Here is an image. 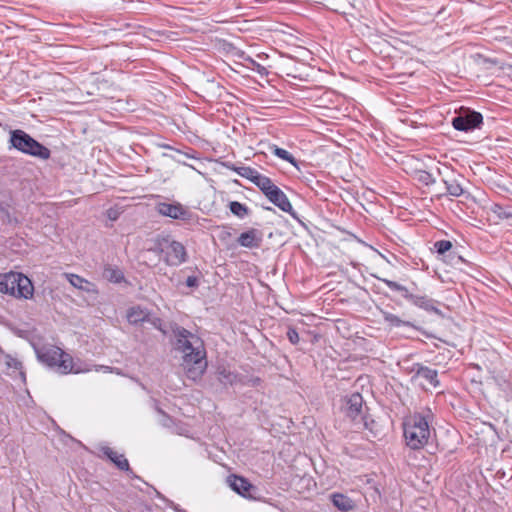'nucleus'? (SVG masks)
Segmentation results:
<instances>
[{
  "label": "nucleus",
  "instance_id": "nucleus-1",
  "mask_svg": "<svg viewBox=\"0 0 512 512\" xmlns=\"http://www.w3.org/2000/svg\"><path fill=\"white\" fill-rule=\"evenodd\" d=\"M176 350L182 354V366L188 378L199 379L207 368L206 350L200 337L185 328L174 331Z\"/></svg>",
  "mask_w": 512,
  "mask_h": 512
},
{
  "label": "nucleus",
  "instance_id": "nucleus-2",
  "mask_svg": "<svg viewBox=\"0 0 512 512\" xmlns=\"http://www.w3.org/2000/svg\"><path fill=\"white\" fill-rule=\"evenodd\" d=\"M35 352L39 361L61 375L81 374L92 370L91 365L81 359L75 360L69 353L57 346L49 345L35 348Z\"/></svg>",
  "mask_w": 512,
  "mask_h": 512
},
{
  "label": "nucleus",
  "instance_id": "nucleus-3",
  "mask_svg": "<svg viewBox=\"0 0 512 512\" xmlns=\"http://www.w3.org/2000/svg\"><path fill=\"white\" fill-rule=\"evenodd\" d=\"M430 417L431 413L427 411L426 414L415 413L404 420V438L411 449H422L428 443L431 436Z\"/></svg>",
  "mask_w": 512,
  "mask_h": 512
},
{
  "label": "nucleus",
  "instance_id": "nucleus-4",
  "mask_svg": "<svg viewBox=\"0 0 512 512\" xmlns=\"http://www.w3.org/2000/svg\"><path fill=\"white\" fill-rule=\"evenodd\" d=\"M0 292L16 298L30 299L34 293L31 280L22 273L0 274Z\"/></svg>",
  "mask_w": 512,
  "mask_h": 512
},
{
  "label": "nucleus",
  "instance_id": "nucleus-5",
  "mask_svg": "<svg viewBox=\"0 0 512 512\" xmlns=\"http://www.w3.org/2000/svg\"><path fill=\"white\" fill-rule=\"evenodd\" d=\"M151 250L158 255H163L162 259L168 266H179L187 260L184 245L169 236L158 237Z\"/></svg>",
  "mask_w": 512,
  "mask_h": 512
},
{
  "label": "nucleus",
  "instance_id": "nucleus-6",
  "mask_svg": "<svg viewBox=\"0 0 512 512\" xmlns=\"http://www.w3.org/2000/svg\"><path fill=\"white\" fill-rule=\"evenodd\" d=\"M11 147L41 159H48L50 157V150L33 139L29 134L23 130H13L10 133Z\"/></svg>",
  "mask_w": 512,
  "mask_h": 512
},
{
  "label": "nucleus",
  "instance_id": "nucleus-7",
  "mask_svg": "<svg viewBox=\"0 0 512 512\" xmlns=\"http://www.w3.org/2000/svg\"><path fill=\"white\" fill-rule=\"evenodd\" d=\"M343 411L358 429L368 428L366 417L363 414V398L359 393H353L344 400Z\"/></svg>",
  "mask_w": 512,
  "mask_h": 512
},
{
  "label": "nucleus",
  "instance_id": "nucleus-8",
  "mask_svg": "<svg viewBox=\"0 0 512 512\" xmlns=\"http://www.w3.org/2000/svg\"><path fill=\"white\" fill-rule=\"evenodd\" d=\"M382 281L386 284L388 288L394 291H399L403 293V296L412 302L415 306L420 307L426 311H432L436 314H440V311L435 306V301L427 298L425 296H417L409 293L407 288L395 281H391L388 279H382Z\"/></svg>",
  "mask_w": 512,
  "mask_h": 512
},
{
  "label": "nucleus",
  "instance_id": "nucleus-9",
  "mask_svg": "<svg viewBox=\"0 0 512 512\" xmlns=\"http://www.w3.org/2000/svg\"><path fill=\"white\" fill-rule=\"evenodd\" d=\"M156 211L165 217L176 220L189 221L191 219V212L188 208L180 203H166L161 202L156 205Z\"/></svg>",
  "mask_w": 512,
  "mask_h": 512
},
{
  "label": "nucleus",
  "instance_id": "nucleus-10",
  "mask_svg": "<svg viewBox=\"0 0 512 512\" xmlns=\"http://www.w3.org/2000/svg\"><path fill=\"white\" fill-rule=\"evenodd\" d=\"M483 117L475 111H467L453 118L452 126L459 131H468L478 127L482 123Z\"/></svg>",
  "mask_w": 512,
  "mask_h": 512
},
{
  "label": "nucleus",
  "instance_id": "nucleus-11",
  "mask_svg": "<svg viewBox=\"0 0 512 512\" xmlns=\"http://www.w3.org/2000/svg\"><path fill=\"white\" fill-rule=\"evenodd\" d=\"M266 197L284 212L290 213L293 209L287 196L277 186H275L271 191H268Z\"/></svg>",
  "mask_w": 512,
  "mask_h": 512
},
{
  "label": "nucleus",
  "instance_id": "nucleus-12",
  "mask_svg": "<svg viewBox=\"0 0 512 512\" xmlns=\"http://www.w3.org/2000/svg\"><path fill=\"white\" fill-rule=\"evenodd\" d=\"M237 242L245 248H258L262 242V234L257 229H250L239 235Z\"/></svg>",
  "mask_w": 512,
  "mask_h": 512
},
{
  "label": "nucleus",
  "instance_id": "nucleus-13",
  "mask_svg": "<svg viewBox=\"0 0 512 512\" xmlns=\"http://www.w3.org/2000/svg\"><path fill=\"white\" fill-rule=\"evenodd\" d=\"M230 488L243 497H250V490L253 488L252 484L241 476L232 475L228 477Z\"/></svg>",
  "mask_w": 512,
  "mask_h": 512
},
{
  "label": "nucleus",
  "instance_id": "nucleus-14",
  "mask_svg": "<svg viewBox=\"0 0 512 512\" xmlns=\"http://www.w3.org/2000/svg\"><path fill=\"white\" fill-rule=\"evenodd\" d=\"M415 372L416 377H421L427 381L433 387H437L439 385L438 374L437 371L431 369L429 367L423 366L421 364H415L411 370Z\"/></svg>",
  "mask_w": 512,
  "mask_h": 512
},
{
  "label": "nucleus",
  "instance_id": "nucleus-15",
  "mask_svg": "<svg viewBox=\"0 0 512 512\" xmlns=\"http://www.w3.org/2000/svg\"><path fill=\"white\" fill-rule=\"evenodd\" d=\"M126 318L130 324L136 325L150 320V312L140 306H133L127 310Z\"/></svg>",
  "mask_w": 512,
  "mask_h": 512
},
{
  "label": "nucleus",
  "instance_id": "nucleus-16",
  "mask_svg": "<svg viewBox=\"0 0 512 512\" xmlns=\"http://www.w3.org/2000/svg\"><path fill=\"white\" fill-rule=\"evenodd\" d=\"M66 278L69 281V283L82 291L88 292V293H96L97 289L96 286L89 282L88 280L82 278L79 275L76 274H66Z\"/></svg>",
  "mask_w": 512,
  "mask_h": 512
},
{
  "label": "nucleus",
  "instance_id": "nucleus-17",
  "mask_svg": "<svg viewBox=\"0 0 512 512\" xmlns=\"http://www.w3.org/2000/svg\"><path fill=\"white\" fill-rule=\"evenodd\" d=\"M102 452L105 456L109 458L111 462H113L120 470L127 471L129 470L128 460L125 458L123 454H119L109 447H104Z\"/></svg>",
  "mask_w": 512,
  "mask_h": 512
},
{
  "label": "nucleus",
  "instance_id": "nucleus-18",
  "mask_svg": "<svg viewBox=\"0 0 512 512\" xmlns=\"http://www.w3.org/2000/svg\"><path fill=\"white\" fill-rule=\"evenodd\" d=\"M333 504L341 511L347 512L354 508V502L343 494L332 495Z\"/></svg>",
  "mask_w": 512,
  "mask_h": 512
},
{
  "label": "nucleus",
  "instance_id": "nucleus-19",
  "mask_svg": "<svg viewBox=\"0 0 512 512\" xmlns=\"http://www.w3.org/2000/svg\"><path fill=\"white\" fill-rule=\"evenodd\" d=\"M487 209L494 215L496 220L512 219V212L500 204L493 203Z\"/></svg>",
  "mask_w": 512,
  "mask_h": 512
},
{
  "label": "nucleus",
  "instance_id": "nucleus-20",
  "mask_svg": "<svg viewBox=\"0 0 512 512\" xmlns=\"http://www.w3.org/2000/svg\"><path fill=\"white\" fill-rule=\"evenodd\" d=\"M444 183L446 185V189L449 195L459 197L463 194L464 190L458 179H445Z\"/></svg>",
  "mask_w": 512,
  "mask_h": 512
},
{
  "label": "nucleus",
  "instance_id": "nucleus-21",
  "mask_svg": "<svg viewBox=\"0 0 512 512\" xmlns=\"http://www.w3.org/2000/svg\"><path fill=\"white\" fill-rule=\"evenodd\" d=\"M253 183L264 193L265 196H267L268 191H271L276 186L270 178L262 174H259Z\"/></svg>",
  "mask_w": 512,
  "mask_h": 512
},
{
  "label": "nucleus",
  "instance_id": "nucleus-22",
  "mask_svg": "<svg viewBox=\"0 0 512 512\" xmlns=\"http://www.w3.org/2000/svg\"><path fill=\"white\" fill-rule=\"evenodd\" d=\"M6 366L8 369H12L13 372H17L20 379L24 382L26 379L25 372L23 371V365L22 362H20L18 359L13 358L11 356L6 357L5 361Z\"/></svg>",
  "mask_w": 512,
  "mask_h": 512
},
{
  "label": "nucleus",
  "instance_id": "nucleus-23",
  "mask_svg": "<svg viewBox=\"0 0 512 512\" xmlns=\"http://www.w3.org/2000/svg\"><path fill=\"white\" fill-rule=\"evenodd\" d=\"M239 176L250 180L252 183L255 181L256 177L260 174L256 169L251 168L249 166H240L232 168Z\"/></svg>",
  "mask_w": 512,
  "mask_h": 512
},
{
  "label": "nucleus",
  "instance_id": "nucleus-24",
  "mask_svg": "<svg viewBox=\"0 0 512 512\" xmlns=\"http://www.w3.org/2000/svg\"><path fill=\"white\" fill-rule=\"evenodd\" d=\"M272 150V153L277 156L278 158L284 160V161H287L289 163H291L293 166L295 167H298L297 165V161L296 159L293 157V155L288 152L287 150L283 149V148H279L277 146H273L271 148Z\"/></svg>",
  "mask_w": 512,
  "mask_h": 512
},
{
  "label": "nucleus",
  "instance_id": "nucleus-25",
  "mask_svg": "<svg viewBox=\"0 0 512 512\" xmlns=\"http://www.w3.org/2000/svg\"><path fill=\"white\" fill-rule=\"evenodd\" d=\"M217 375L219 382L224 385H232L237 378L236 374L226 368L219 369Z\"/></svg>",
  "mask_w": 512,
  "mask_h": 512
},
{
  "label": "nucleus",
  "instance_id": "nucleus-26",
  "mask_svg": "<svg viewBox=\"0 0 512 512\" xmlns=\"http://www.w3.org/2000/svg\"><path fill=\"white\" fill-rule=\"evenodd\" d=\"M104 276L111 282L120 283L123 279V273L119 269H115L112 267H106L104 269Z\"/></svg>",
  "mask_w": 512,
  "mask_h": 512
},
{
  "label": "nucleus",
  "instance_id": "nucleus-27",
  "mask_svg": "<svg viewBox=\"0 0 512 512\" xmlns=\"http://www.w3.org/2000/svg\"><path fill=\"white\" fill-rule=\"evenodd\" d=\"M229 208L231 213L239 218H244L248 214L247 206L237 201L230 202Z\"/></svg>",
  "mask_w": 512,
  "mask_h": 512
},
{
  "label": "nucleus",
  "instance_id": "nucleus-28",
  "mask_svg": "<svg viewBox=\"0 0 512 512\" xmlns=\"http://www.w3.org/2000/svg\"><path fill=\"white\" fill-rule=\"evenodd\" d=\"M383 315H384V320L392 327H399L401 325L407 324L406 322H404L403 320H401L398 316H396L394 314L384 312Z\"/></svg>",
  "mask_w": 512,
  "mask_h": 512
},
{
  "label": "nucleus",
  "instance_id": "nucleus-29",
  "mask_svg": "<svg viewBox=\"0 0 512 512\" xmlns=\"http://www.w3.org/2000/svg\"><path fill=\"white\" fill-rule=\"evenodd\" d=\"M434 247L439 254H444L452 248V243L448 240H440L434 244Z\"/></svg>",
  "mask_w": 512,
  "mask_h": 512
},
{
  "label": "nucleus",
  "instance_id": "nucleus-30",
  "mask_svg": "<svg viewBox=\"0 0 512 512\" xmlns=\"http://www.w3.org/2000/svg\"><path fill=\"white\" fill-rule=\"evenodd\" d=\"M287 337L292 344H297L300 340L298 332L294 328H289L287 331Z\"/></svg>",
  "mask_w": 512,
  "mask_h": 512
},
{
  "label": "nucleus",
  "instance_id": "nucleus-31",
  "mask_svg": "<svg viewBox=\"0 0 512 512\" xmlns=\"http://www.w3.org/2000/svg\"><path fill=\"white\" fill-rule=\"evenodd\" d=\"M247 60H248V61L251 63V65L253 66V67H252V69L257 70V72H258V73H260V74H265V73H266V69H265L263 66H261V65H260V64H258V63H256V62H255L254 60H252L251 58H248Z\"/></svg>",
  "mask_w": 512,
  "mask_h": 512
},
{
  "label": "nucleus",
  "instance_id": "nucleus-32",
  "mask_svg": "<svg viewBox=\"0 0 512 512\" xmlns=\"http://www.w3.org/2000/svg\"><path fill=\"white\" fill-rule=\"evenodd\" d=\"M186 285L188 287H197L198 286V279L195 276H189L186 279Z\"/></svg>",
  "mask_w": 512,
  "mask_h": 512
},
{
  "label": "nucleus",
  "instance_id": "nucleus-33",
  "mask_svg": "<svg viewBox=\"0 0 512 512\" xmlns=\"http://www.w3.org/2000/svg\"><path fill=\"white\" fill-rule=\"evenodd\" d=\"M94 368H95V370H96V371H99V370H103V371H105V372L110 371V367H108V366H103V365H100V366H97V365H96V366H94Z\"/></svg>",
  "mask_w": 512,
  "mask_h": 512
}]
</instances>
